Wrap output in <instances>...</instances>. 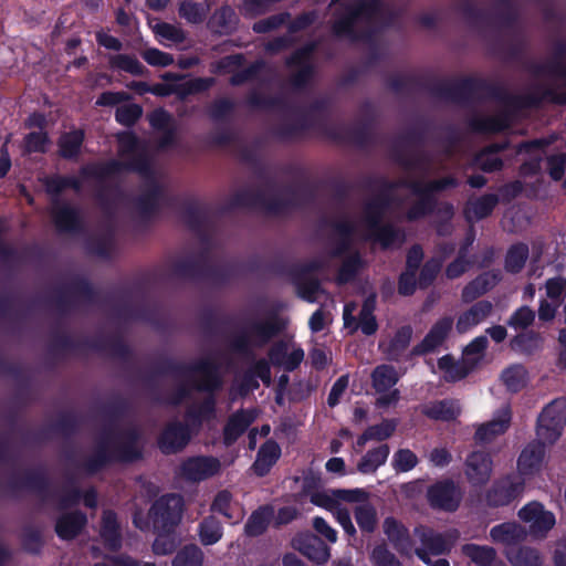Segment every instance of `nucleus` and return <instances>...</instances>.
I'll return each mask as SVG.
<instances>
[{"label": "nucleus", "instance_id": "a878e982", "mask_svg": "<svg viewBox=\"0 0 566 566\" xmlns=\"http://www.w3.org/2000/svg\"><path fill=\"white\" fill-rule=\"evenodd\" d=\"M349 504L354 505L355 518L360 530L373 532L377 524V515L375 507L368 502L367 492L360 501L349 502Z\"/></svg>", "mask_w": 566, "mask_h": 566}, {"label": "nucleus", "instance_id": "c85d7f7f", "mask_svg": "<svg viewBox=\"0 0 566 566\" xmlns=\"http://www.w3.org/2000/svg\"><path fill=\"white\" fill-rule=\"evenodd\" d=\"M453 184V179L444 178L430 184L426 189L417 187L415 191L420 195V202L408 212V218L413 220L423 216L428 208V193L444 189L449 186H452Z\"/></svg>", "mask_w": 566, "mask_h": 566}, {"label": "nucleus", "instance_id": "c756f323", "mask_svg": "<svg viewBox=\"0 0 566 566\" xmlns=\"http://www.w3.org/2000/svg\"><path fill=\"white\" fill-rule=\"evenodd\" d=\"M102 541L109 549H116L120 545V534L114 513L104 512L99 532Z\"/></svg>", "mask_w": 566, "mask_h": 566}, {"label": "nucleus", "instance_id": "4468645a", "mask_svg": "<svg viewBox=\"0 0 566 566\" xmlns=\"http://www.w3.org/2000/svg\"><path fill=\"white\" fill-rule=\"evenodd\" d=\"M270 359L285 370H293L304 359V350L292 340L280 342L271 349Z\"/></svg>", "mask_w": 566, "mask_h": 566}, {"label": "nucleus", "instance_id": "bb28decb", "mask_svg": "<svg viewBox=\"0 0 566 566\" xmlns=\"http://www.w3.org/2000/svg\"><path fill=\"white\" fill-rule=\"evenodd\" d=\"M281 449L274 441H266L258 452L256 460L252 467L255 474L265 475L272 465L279 460Z\"/></svg>", "mask_w": 566, "mask_h": 566}, {"label": "nucleus", "instance_id": "8fccbe9b", "mask_svg": "<svg viewBox=\"0 0 566 566\" xmlns=\"http://www.w3.org/2000/svg\"><path fill=\"white\" fill-rule=\"evenodd\" d=\"M83 134L80 130H74L62 136L60 140V151L63 157H74L81 147Z\"/></svg>", "mask_w": 566, "mask_h": 566}, {"label": "nucleus", "instance_id": "c9c22d12", "mask_svg": "<svg viewBox=\"0 0 566 566\" xmlns=\"http://www.w3.org/2000/svg\"><path fill=\"white\" fill-rule=\"evenodd\" d=\"M273 516V510L271 507H261L249 517L245 524V533L250 536H258L262 534Z\"/></svg>", "mask_w": 566, "mask_h": 566}, {"label": "nucleus", "instance_id": "09e8293b", "mask_svg": "<svg viewBox=\"0 0 566 566\" xmlns=\"http://www.w3.org/2000/svg\"><path fill=\"white\" fill-rule=\"evenodd\" d=\"M506 556L514 566H538L541 558L538 554L530 548L518 551L507 549Z\"/></svg>", "mask_w": 566, "mask_h": 566}, {"label": "nucleus", "instance_id": "4d7b16f0", "mask_svg": "<svg viewBox=\"0 0 566 566\" xmlns=\"http://www.w3.org/2000/svg\"><path fill=\"white\" fill-rule=\"evenodd\" d=\"M534 312L527 306H522L511 316L509 325L515 329H524L534 322Z\"/></svg>", "mask_w": 566, "mask_h": 566}, {"label": "nucleus", "instance_id": "ea45409f", "mask_svg": "<svg viewBox=\"0 0 566 566\" xmlns=\"http://www.w3.org/2000/svg\"><path fill=\"white\" fill-rule=\"evenodd\" d=\"M496 280L497 277L495 274L484 273L464 287L463 298L468 302L476 298L479 295L485 293L490 287H492Z\"/></svg>", "mask_w": 566, "mask_h": 566}, {"label": "nucleus", "instance_id": "9b49d317", "mask_svg": "<svg viewBox=\"0 0 566 566\" xmlns=\"http://www.w3.org/2000/svg\"><path fill=\"white\" fill-rule=\"evenodd\" d=\"M524 491V481L521 476H506L494 483L488 494L492 505H505L521 496Z\"/></svg>", "mask_w": 566, "mask_h": 566}, {"label": "nucleus", "instance_id": "1a4fd4ad", "mask_svg": "<svg viewBox=\"0 0 566 566\" xmlns=\"http://www.w3.org/2000/svg\"><path fill=\"white\" fill-rule=\"evenodd\" d=\"M122 164L130 169L144 171L148 164L145 147L139 145L129 133L118 135Z\"/></svg>", "mask_w": 566, "mask_h": 566}, {"label": "nucleus", "instance_id": "f3484780", "mask_svg": "<svg viewBox=\"0 0 566 566\" xmlns=\"http://www.w3.org/2000/svg\"><path fill=\"white\" fill-rule=\"evenodd\" d=\"M428 497L431 505L453 511L458 507L461 493L460 490L451 482L438 483L428 491Z\"/></svg>", "mask_w": 566, "mask_h": 566}, {"label": "nucleus", "instance_id": "58836bf2", "mask_svg": "<svg viewBox=\"0 0 566 566\" xmlns=\"http://www.w3.org/2000/svg\"><path fill=\"white\" fill-rule=\"evenodd\" d=\"M151 28L158 41L166 46L180 43L185 40L182 30L176 25L158 22L153 24Z\"/></svg>", "mask_w": 566, "mask_h": 566}, {"label": "nucleus", "instance_id": "2eb2a0df", "mask_svg": "<svg viewBox=\"0 0 566 566\" xmlns=\"http://www.w3.org/2000/svg\"><path fill=\"white\" fill-rule=\"evenodd\" d=\"M220 468L221 464L216 458H191L182 463L181 474L187 480L201 481L217 474Z\"/></svg>", "mask_w": 566, "mask_h": 566}, {"label": "nucleus", "instance_id": "79ce46f5", "mask_svg": "<svg viewBox=\"0 0 566 566\" xmlns=\"http://www.w3.org/2000/svg\"><path fill=\"white\" fill-rule=\"evenodd\" d=\"M496 197L493 195L484 196L469 203L465 212L470 220L482 219L491 213L496 205Z\"/></svg>", "mask_w": 566, "mask_h": 566}, {"label": "nucleus", "instance_id": "aec40b11", "mask_svg": "<svg viewBox=\"0 0 566 566\" xmlns=\"http://www.w3.org/2000/svg\"><path fill=\"white\" fill-rule=\"evenodd\" d=\"M211 510L219 514H222L229 521L237 523L244 516V510L240 503L232 500V495L229 491H220L212 504Z\"/></svg>", "mask_w": 566, "mask_h": 566}, {"label": "nucleus", "instance_id": "69168bd1", "mask_svg": "<svg viewBox=\"0 0 566 566\" xmlns=\"http://www.w3.org/2000/svg\"><path fill=\"white\" fill-rule=\"evenodd\" d=\"M176 542L170 534H159L154 542L153 549L157 555H166L174 551Z\"/></svg>", "mask_w": 566, "mask_h": 566}, {"label": "nucleus", "instance_id": "6e6552de", "mask_svg": "<svg viewBox=\"0 0 566 566\" xmlns=\"http://www.w3.org/2000/svg\"><path fill=\"white\" fill-rule=\"evenodd\" d=\"M364 235L379 242L384 248H389L402 242V234L390 227L379 224L378 207H369L366 212Z\"/></svg>", "mask_w": 566, "mask_h": 566}, {"label": "nucleus", "instance_id": "20e7f679", "mask_svg": "<svg viewBox=\"0 0 566 566\" xmlns=\"http://www.w3.org/2000/svg\"><path fill=\"white\" fill-rule=\"evenodd\" d=\"M566 424V400L552 401L539 415L536 429L537 439L542 443L553 444L562 436Z\"/></svg>", "mask_w": 566, "mask_h": 566}, {"label": "nucleus", "instance_id": "393cba45", "mask_svg": "<svg viewBox=\"0 0 566 566\" xmlns=\"http://www.w3.org/2000/svg\"><path fill=\"white\" fill-rule=\"evenodd\" d=\"M471 370L464 359L454 361L450 356H443L438 360L434 371L447 381H457L464 378Z\"/></svg>", "mask_w": 566, "mask_h": 566}, {"label": "nucleus", "instance_id": "cd10ccee", "mask_svg": "<svg viewBox=\"0 0 566 566\" xmlns=\"http://www.w3.org/2000/svg\"><path fill=\"white\" fill-rule=\"evenodd\" d=\"M86 523V518L81 513H66L59 517L55 530L63 539L75 537Z\"/></svg>", "mask_w": 566, "mask_h": 566}, {"label": "nucleus", "instance_id": "f03ea898", "mask_svg": "<svg viewBox=\"0 0 566 566\" xmlns=\"http://www.w3.org/2000/svg\"><path fill=\"white\" fill-rule=\"evenodd\" d=\"M182 506V499L179 495L161 496L154 503L148 518L143 520L135 514L134 524L140 530L147 528L151 524L157 531L168 532L180 522Z\"/></svg>", "mask_w": 566, "mask_h": 566}, {"label": "nucleus", "instance_id": "ddd939ff", "mask_svg": "<svg viewBox=\"0 0 566 566\" xmlns=\"http://www.w3.org/2000/svg\"><path fill=\"white\" fill-rule=\"evenodd\" d=\"M520 518L527 523L530 530L534 534L545 533L555 525V516L552 512L546 511L544 506L537 502H532L522 507L518 512Z\"/></svg>", "mask_w": 566, "mask_h": 566}, {"label": "nucleus", "instance_id": "423d86ee", "mask_svg": "<svg viewBox=\"0 0 566 566\" xmlns=\"http://www.w3.org/2000/svg\"><path fill=\"white\" fill-rule=\"evenodd\" d=\"M459 534L457 531L447 533L446 535L428 533L423 534L422 543L423 549H418V556L431 566H449V562L444 558H438L432 562L430 555H439L448 552L451 546L457 542Z\"/></svg>", "mask_w": 566, "mask_h": 566}, {"label": "nucleus", "instance_id": "680f3d73", "mask_svg": "<svg viewBox=\"0 0 566 566\" xmlns=\"http://www.w3.org/2000/svg\"><path fill=\"white\" fill-rule=\"evenodd\" d=\"M144 60L154 66H168L174 62L170 54L161 52L157 49H147L143 52Z\"/></svg>", "mask_w": 566, "mask_h": 566}, {"label": "nucleus", "instance_id": "a211bd4d", "mask_svg": "<svg viewBox=\"0 0 566 566\" xmlns=\"http://www.w3.org/2000/svg\"><path fill=\"white\" fill-rule=\"evenodd\" d=\"M546 443L538 442L528 444L520 454L517 460L518 473L523 476L534 475L543 467Z\"/></svg>", "mask_w": 566, "mask_h": 566}, {"label": "nucleus", "instance_id": "473e14b6", "mask_svg": "<svg viewBox=\"0 0 566 566\" xmlns=\"http://www.w3.org/2000/svg\"><path fill=\"white\" fill-rule=\"evenodd\" d=\"M411 335L412 331L410 327H402L387 344H381V347L389 358L399 359L407 349Z\"/></svg>", "mask_w": 566, "mask_h": 566}, {"label": "nucleus", "instance_id": "b1692460", "mask_svg": "<svg viewBox=\"0 0 566 566\" xmlns=\"http://www.w3.org/2000/svg\"><path fill=\"white\" fill-rule=\"evenodd\" d=\"M422 412L434 420L450 421L460 415L461 408L455 400H441L423 406Z\"/></svg>", "mask_w": 566, "mask_h": 566}, {"label": "nucleus", "instance_id": "052dcab7", "mask_svg": "<svg viewBox=\"0 0 566 566\" xmlns=\"http://www.w3.org/2000/svg\"><path fill=\"white\" fill-rule=\"evenodd\" d=\"M180 14L190 22H199L206 15V9L203 6L186 1L180 6Z\"/></svg>", "mask_w": 566, "mask_h": 566}, {"label": "nucleus", "instance_id": "f8f14e48", "mask_svg": "<svg viewBox=\"0 0 566 566\" xmlns=\"http://www.w3.org/2000/svg\"><path fill=\"white\" fill-rule=\"evenodd\" d=\"M512 418L509 405L502 406L493 416V418L480 424L475 431V440L481 443H489L497 436L503 434L510 427Z\"/></svg>", "mask_w": 566, "mask_h": 566}, {"label": "nucleus", "instance_id": "f257e3e1", "mask_svg": "<svg viewBox=\"0 0 566 566\" xmlns=\"http://www.w3.org/2000/svg\"><path fill=\"white\" fill-rule=\"evenodd\" d=\"M365 496L361 489L354 490H323L311 494V502L334 514L337 522L348 535H354L356 528L352 523L350 514L346 507L349 502L360 501Z\"/></svg>", "mask_w": 566, "mask_h": 566}, {"label": "nucleus", "instance_id": "9d476101", "mask_svg": "<svg viewBox=\"0 0 566 566\" xmlns=\"http://www.w3.org/2000/svg\"><path fill=\"white\" fill-rule=\"evenodd\" d=\"M491 473L492 460L489 454L474 451L468 455L464 463V474L472 485L485 484L490 480Z\"/></svg>", "mask_w": 566, "mask_h": 566}, {"label": "nucleus", "instance_id": "4be33fe9", "mask_svg": "<svg viewBox=\"0 0 566 566\" xmlns=\"http://www.w3.org/2000/svg\"><path fill=\"white\" fill-rule=\"evenodd\" d=\"M452 327L451 318H442L438 321L430 332L427 334L422 343L415 348V352L418 354L431 352L437 348L442 342L446 339Z\"/></svg>", "mask_w": 566, "mask_h": 566}, {"label": "nucleus", "instance_id": "39448f33", "mask_svg": "<svg viewBox=\"0 0 566 566\" xmlns=\"http://www.w3.org/2000/svg\"><path fill=\"white\" fill-rule=\"evenodd\" d=\"M373 386L378 392L377 405L390 407L398 402L399 391L394 386L399 379L397 370L388 365L378 366L371 375Z\"/></svg>", "mask_w": 566, "mask_h": 566}, {"label": "nucleus", "instance_id": "6e6d98bb", "mask_svg": "<svg viewBox=\"0 0 566 566\" xmlns=\"http://www.w3.org/2000/svg\"><path fill=\"white\" fill-rule=\"evenodd\" d=\"M418 459L416 454L408 450H398L392 457V465L396 471L407 472L416 467Z\"/></svg>", "mask_w": 566, "mask_h": 566}, {"label": "nucleus", "instance_id": "5fc2aeb1", "mask_svg": "<svg viewBox=\"0 0 566 566\" xmlns=\"http://www.w3.org/2000/svg\"><path fill=\"white\" fill-rule=\"evenodd\" d=\"M499 147L493 146L482 151L475 160L476 166L484 171H494L502 166L501 158L499 157Z\"/></svg>", "mask_w": 566, "mask_h": 566}, {"label": "nucleus", "instance_id": "412c9836", "mask_svg": "<svg viewBox=\"0 0 566 566\" xmlns=\"http://www.w3.org/2000/svg\"><path fill=\"white\" fill-rule=\"evenodd\" d=\"M256 412L254 410H245L234 413L224 428V442L231 444L234 442L245 429L255 420Z\"/></svg>", "mask_w": 566, "mask_h": 566}, {"label": "nucleus", "instance_id": "49530a36", "mask_svg": "<svg viewBox=\"0 0 566 566\" xmlns=\"http://www.w3.org/2000/svg\"><path fill=\"white\" fill-rule=\"evenodd\" d=\"M488 345L485 336L474 338L464 349L463 359L473 369L476 364L482 359L483 352Z\"/></svg>", "mask_w": 566, "mask_h": 566}, {"label": "nucleus", "instance_id": "f704fd0d", "mask_svg": "<svg viewBox=\"0 0 566 566\" xmlns=\"http://www.w3.org/2000/svg\"><path fill=\"white\" fill-rule=\"evenodd\" d=\"M501 379L507 390L518 391L527 382V371L522 365H513L503 370Z\"/></svg>", "mask_w": 566, "mask_h": 566}, {"label": "nucleus", "instance_id": "7c9ffc66", "mask_svg": "<svg viewBox=\"0 0 566 566\" xmlns=\"http://www.w3.org/2000/svg\"><path fill=\"white\" fill-rule=\"evenodd\" d=\"M490 535L495 543H501L510 546L521 541L524 537L525 532L521 526H518L515 523H504L494 526L491 530Z\"/></svg>", "mask_w": 566, "mask_h": 566}, {"label": "nucleus", "instance_id": "7ed1b4c3", "mask_svg": "<svg viewBox=\"0 0 566 566\" xmlns=\"http://www.w3.org/2000/svg\"><path fill=\"white\" fill-rule=\"evenodd\" d=\"M333 7L338 12L335 32L352 38H355L354 29L365 24L375 11L374 6L363 4L359 0H334Z\"/></svg>", "mask_w": 566, "mask_h": 566}, {"label": "nucleus", "instance_id": "13d9d810", "mask_svg": "<svg viewBox=\"0 0 566 566\" xmlns=\"http://www.w3.org/2000/svg\"><path fill=\"white\" fill-rule=\"evenodd\" d=\"M142 115V109L136 104H125L117 108L116 119L124 125L134 124Z\"/></svg>", "mask_w": 566, "mask_h": 566}, {"label": "nucleus", "instance_id": "6ab92c4d", "mask_svg": "<svg viewBox=\"0 0 566 566\" xmlns=\"http://www.w3.org/2000/svg\"><path fill=\"white\" fill-rule=\"evenodd\" d=\"M190 439V431L181 424H171L161 434L159 447L165 453H172L182 449Z\"/></svg>", "mask_w": 566, "mask_h": 566}, {"label": "nucleus", "instance_id": "603ef678", "mask_svg": "<svg viewBox=\"0 0 566 566\" xmlns=\"http://www.w3.org/2000/svg\"><path fill=\"white\" fill-rule=\"evenodd\" d=\"M111 64L122 71L128 72L133 75H142L145 67L144 65L135 57L125 54H118L111 59Z\"/></svg>", "mask_w": 566, "mask_h": 566}, {"label": "nucleus", "instance_id": "338daca9", "mask_svg": "<svg viewBox=\"0 0 566 566\" xmlns=\"http://www.w3.org/2000/svg\"><path fill=\"white\" fill-rule=\"evenodd\" d=\"M371 559L377 566H400L394 555L382 546H378L373 551Z\"/></svg>", "mask_w": 566, "mask_h": 566}, {"label": "nucleus", "instance_id": "2f4dec72", "mask_svg": "<svg viewBox=\"0 0 566 566\" xmlns=\"http://www.w3.org/2000/svg\"><path fill=\"white\" fill-rule=\"evenodd\" d=\"M389 455V448L387 444L379 446L376 449L368 451L359 461L357 468L361 473H373L381 467Z\"/></svg>", "mask_w": 566, "mask_h": 566}, {"label": "nucleus", "instance_id": "4c0bfd02", "mask_svg": "<svg viewBox=\"0 0 566 566\" xmlns=\"http://www.w3.org/2000/svg\"><path fill=\"white\" fill-rule=\"evenodd\" d=\"M462 552L473 563L481 566H493L495 560V551L488 546H479L474 544H468L462 547Z\"/></svg>", "mask_w": 566, "mask_h": 566}, {"label": "nucleus", "instance_id": "dca6fc26", "mask_svg": "<svg viewBox=\"0 0 566 566\" xmlns=\"http://www.w3.org/2000/svg\"><path fill=\"white\" fill-rule=\"evenodd\" d=\"M293 547L317 563H325L331 557L329 548L317 536L310 533L298 534L293 538Z\"/></svg>", "mask_w": 566, "mask_h": 566}, {"label": "nucleus", "instance_id": "3c124183", "mask_svg": "<svg viewBox=\"0 0 566 566\" xmlns=\"http://www.w3.org/2000/svg\"><path fill=\"white\" fill-rule=\"evenodd\" d=\"M542 145H543V140H534V142L521 145V147L518 149V154L520 155H522L523 153L531 154V159H532L531 164L523 165L522 170L524 174L534 172L539 168L538 160L542 155V149H541Z\"/></svg>", "mask_w": 566, "mask_h": 566}, {"label": "nucleus", "instance_id": "e2e57ef3", "mask_svg": "<svg viewBox=\"0 0 566 566\" xmlns=\"http://www.w3.org/2000/svg\"><path fill=\"white\" fill-rule=\"evenodd\" d=\"M48 138L46 134L42 130L32 132L25 137L27 151H44L46 148Z\"/></svg>", "mask_w": 566, "mask_h": 566}, {"label": "nucleus", "instance_id": "864d4df0", "mask_svg": "<svg viewBox=\"0 0 566 566\" xmlns=\"http://www.w3.org/2000/svg\"><path fill=\"white\" fill-rule=\"evenodd\" d=\"M528 256V249L525 244H517L512 247L506 256V269L510 272H518Z\"/></svg>", "mask_w": 566, "mask_h": 566}, {"label": "nucleus", "instance_id": "72a5a7b5", "mask_svg": "<svg viewBox=\"0 0 566 566\" xmlns=\"http://www.w3.org/2000/svg\"><path fill=\"white\" fill-rule=\"evenodd\" d=\"M222 526L220 522L213 517H206L199 525V539L203 545H213L222 537Z\"/></svg>", "mask_w": 566, "mask_h": 566}, {"label": "nucleus", "instance_id": "0e129e2a", "mask_svg": "<svg viewBox=\"0 0 566 566\" xmlns=\"http://www.w3.org/2000/svg\"><path fill=\"white\" fill-rule=\"evenodd\" d=\"M546 294L549 298L558 301L566 294V279L554 277L547 280Z\"/></svg>", "mask_w": 566, "mask_h": 566}, {"label": "nucleus", "instance_id": "774afa93", "mask_svg": "<svg viewBox=\"0 0 566 566\" xmlns=\"http://www.w3.org/2000/svg\"><path fill=\"white\" fill-rule=\"evenodd\" d=\"M441 268V260L432 259L431 261L427 262L424 268L421 271L419 284L421 286L428 285L433 277L437 275V273L440 271Z\"/></svg>", "mask_w": 566, "mask_h": 566}, {"label": "nucleus", "instance_id": "c03bdc74", "mask_svg": "<svg viewBox=\"0 0 566 566\" xmlns=\"http://www.w3.org/2000/svg\"><path fill=\"white\" fill-rule=\"evenodd\" d=\"M203 554L195 545L182 548L175 557L172 566H201Z\"/></svg>", "mask_w": 566, "mask_h": 566}, {"label": "nucleus", "instance_id": "37998d69", "mask_svg": "<svg viewBox=\"0 0 566 566\" xmlns=\"http://www.w3.org/2000/svg\"><path fill=\"white\" fill-rule=\"evenodd\" d=\"M195 376L199 378L196 387L198 389L211 390L219 385V379L214 366L203 364L195 370Z\"/></svg>", "mask_w": 566, "mask_h": 566}, {"label": "nucleus", "instance_id": "5701e85b", "mask_svg": "<svg viewBox=\"0 0 566 566\" xmlns=\"http://www.w3.org/2000/svg\"><path fill=\"white\" fill-rule=\"evenodd\" d=\"M492 310V305L489 302H479L474 304L470 310L461 314L458 318L457 329L460 333H465L472 327L484 321Z\"/></svg>", "mask_w": 566, "mask_h": 566}, {"label": "nucleus", "instance_id": "0eeeda50", "mask_svg": "<svg viewBox=\"0 0 566 566\" xmlns=\"http://www.w3.org/2000/svg\"><path fill=\"white\" fill-rule=\"evenodd\" d=\"M374 310H375V297L370 296L366 298L360 313H359V321L356 322V318L354 316V312L356 311V305L350 303L345 305L343 318H344V326L349 332H355L358 328L361 329V332L366 335H371L377 331V323L374 316Z\"/></svg>", "mask_w": 566, "mask_h": 566}, {"label": "nucleus", "instance_id": "e433bc0d", "mask_svg": "<svg viewBox=\"0 0 566 566\" xmlns=\"http://www.w3.org/2000/svg\"><path fill=\"white\" fill-rule=\"evenodd\" d=\"M396 429V422L392 420H385L379 424L369 427L357 440L358 447H364L369 440H386Z\"/></svg>", "mask_w": 566, "mask_h": 566}, {"label": "nucleus", "instance_id": "a19ab883", "mask_svg": "<svg viewBox=\"0 0 566 566\" xmlns=\"http://www.w3.org/2000/svg\"><path fill=\"white\" fill-rule=\"evenodd\" d=\"M384 530L391 542L396 544L399 551L409 552V542L406 530L394 518H386Z\"/></svg>", "mask_w": 566, "mask_h": 566}, {"label": "nucleus", "instance_id": "bf43d9fd", "mask_svg": "<svg viewBox=\"0 0 566 566\" xmlns=\"http://www.w3.org/2000/svg\"><path fill=\"white\" fill-rule=\"evenodd\" d=\"M512 344L514 347L523 352L530 353L534 349L539 348L542 339L537 334L527 333L516 336Z\"/></svg>", "mask_w": 566, "mask_h": 566}, {"label": "nucleus", "instance_id": "de8ad7c7", "mask_svg": "<svg viewBox=\"0 0 566 566\" xmlns=\"http://www.w3.org/2000/svg\"><path fill=\"white\" fill-rule=\"evenodd\" d=\"M149 122L156 129H160L164 133L161 146H166L170 143L172 134L170 129L171 118L169 114L164 109H156L149 115Z\"/></svg>", "mask_w": 566, "mask_h": 566}, {"label": "nucleus", "instance_id": "a18cd8bd", "mask_svg": "<svg viewBox=\"0 0 566 566\" xmlns=\"http://www.w3.org/2000/svg\"><path fill=\"white\" fill-rule=\"evenodd\" d=\"M53 218L56 227L61 230H71L77 221L76 212L66 205H55Z\"/></svg>", "mask_w": 566, "mask_h": 566}]
</instances>
